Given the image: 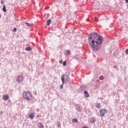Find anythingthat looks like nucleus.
<instances>
[{
	"mask_svg": "<svg viewBox=\"0 0 128 128\" xmlns=\"http://www.w3.org/2000/svg\"><path fill=\"white\" fill-rule=\"evenodd\" d=\"M88 42L93 52H96L102 48L104 38L96 33H92L88 36Z\"/></svg>",
	"mask_w": 128,
	"mask_h": 128,
	"instance_id": "f257e3e1",
	"label": "nucleus"
},
{
	"mask_svg": "<svg viewBox=\"0 0 128 128\" xmlns=\"http://www.w3.org/2000/svg\"><path fill=\"white\" fill-rule=\"evenodd\" d=\"M22 96L24 99L28 101L32 100V92H23Z\"/></svg>",
	"mask_w": 128,
	"mask_h": 128,
	"instance_id": "f03ea898",
	"label": "nucleus"
},
{
	"mask_svg": "<svg viewBox=\"0 0 128 128\" xmlns=\"http://www.w3.org/2000/svg\"><path fill=\"white\" fill-rule=\"evenodd\" d=\"M68 76L66 75L62 74L61 77V80L62 81V84L60 86V88L61 89H62L63 88V85L64 84V83H66L68 81Z\"/></svg>",
	"mask_w": 128,
	"mask_h": 128,
	"instance_id": "7ed1b4c3",
	"label": "nucleus"
},
{
	"mask_svg": "<svg viewBox=\"0 0 128 128\" xmlns=\"http://www.w3.org/2000/svg\"><path fill=\"white\" fill-rule=\"evenodd\" d=\"M24 76H22V75H19L17 76L16 78V82L18 83H20L24 82Z\"/></svg>",
	"mask_w": 128,
	"mask_h": 128,
	"instance_id": "20e7f679",
	"label": "nucleus"
},
{
	"mask_svg": "<svg viewBox=\"0 0 128 128\" xmlns=\"http://www.w3.org/2000/svg\"><path fill=\"white\" fill-rule=\"evenodd\" d=\"M107 112V110L105 109H102L100 110V115L104 116V115Z\"/></svg>",
	"mask_w": 128,
	"mask_h": 128,
	"instance_id": "39448f33",
	"label": "nucleus"
},
{
	"mask_svg": "<svg viewBox=\"0 0 128 128\" xmlns=\"http://www.w3.org/2000/svg\"><path fill=\"white\" fill-rule=\"evenodd\" d=\"M2 98L4 100H8V98H10V96L8 94L4 95L2 96Z\"/></svg>",
	"mask_w": 128,
	"mask_h": 128,
	"instance_id": "423d86ee",
	"label": "nucleus"
},
{
	"mask_svg": "<svg viewBox=\"0 0 128 128\" xmlns=\"http://www.w3.org/2000/svg\"><path fill=\"white\" fill-rule=\"evenodd\" d=\"M38 128H44V125L41 122H38L37 124Z\"/></svg>",
	"mask_w": 128,
	"mask_h": 128,
	"instance_id": "0eeeda50",
	"label": "nucleus"
},
{
	"mask_svg": "<svg viewBox=\"0 0 128 128\" xmlns=\"http://www.w3.org/2000/svg\"><path fill=\"white\" fill-rule=\"evenodd\" d=\"M96 118L94 117L92 118L90 121L92 122V124H94L96 122Z\"/></svg>",
	"mask_w": 128,
	"mask_h": 128,
	"instance_id": "6e6552de",
	"label": "nucleus"
},
{
	"mask_svg": "<svg viewBox=\"0 0 128 128\" xmlns=\"http://www.w3.org/2000/svg\"><path fill=\"white\" fill-rule=\"evenodd\" d=\"M29 118L30 120H34V114L33 113L30 114L29 115Z\"/></svg>",
	"mask_w": 128,
	"mask_h": 128,
	"instance_id": "1a4fd4ad",
	"label": "nucleus"
},
{
	"mask_svg": "<svg viewBox=\"0 0 128 128\" xmlns=\"http://www.w3.org/2000/svg\"><path fill=\"white\" fill-rule=\"evenodd\" d=\"M79 90H86V86H81Z\"/></svg>",
	"mask_w": 128,
	"mask_h": 128,
	"instance_id": "9d476101",
	"label": "nucleus"
},
{
	"mask_svg": "<svg viewBox=\"0 0 128 128\" xmlns=\"http://www.w3.org/2000/svg\"><path fill=\"white\" fill-rule=\"evenodd\" d=\"M2 10L4 12H6V5H4V6L2 7Z\"/></svg>",
	"mask_w": 128,
	"mask_h": 128,
	"instance_id": "9b49d317",
	"label": "nucleus"
},
{
	"mask_svg": "<svg viewBox=\"0 0 128 128\" xmlns=\"http://www.w3.org/2000/svg\"><path fill=\"white\" fill-rule=\"evenodd\" d=\"M25 50L26 51L30 52V51H32V48L28 47L27 48H25Z\"/></svg>",
	"mask_w": 128,
	"mask_h": 128,
	"instance_id": "f8f14e48",
	"label": "nucleus"
},
{
	"mask_svg": "<svg viewBox=\"0 0 128 128\" xmlns=\"http://www.w3.org/2000/svg\"><path fill=\"white\" fill-rule=\"evenodd\" d=\"M84 94H86L85 96L86 98H88L90 96V95L89 94H88V92L87 91H85L84 92Z\"/></svg>",
	"mask_w": 128,
	"mask_h": 128,
	"instance_id": "ddd939ff",
	"label": "nucleus"
},
{
	"mask_svg": "<svg viewBox=\"0 0 128 128\" xmlns=\"http://www.w3.org/2000/svg\"><path fill=\"white\" fill-rule=\"evenodd\" d=\"M72 122L73 123H74V122L77 123L78 122V120L77 118H73L72 120Z\"/></svg>",
	"mask_w": 128,
	"mask_h": 128,
	"instance_id": "4468645a",
	"label": "nucleus"
},
{
	"mask_svg": "<svg viewBox=\"0 0 128 128\" xmlns=\"http://www.w3.org/2000/svg\"><path fill=\"white\" fill-rule=\"evenodd\" d=\"M50 23H51V20H48V22H46L47 26H48Z\"/></svg>",
	"mask_w": 128,
	"mask_h": 128,
	"instance_id": "2eb2a0df",
	"label": "nucleus"
},
{
	"mask_svg": "<svg viewBox=\"0 0 128 128\" xmlns=\"http://www.w3.org/2000/svg\"><path fill=\"white\" fill-rule=\"evenodd\" d=\"M25 24L26 26L28 27V28H30V24L28 22L25 23Z\"/></svg>",
	"mask_w": 128,
	"mask_h": 128,
	"instance_id": "dca6fc26",
	"label": "nucleus"
},
{
	"mask_svg": "<svg viewBox=\"0 0 128 128\" xmlns=\"http://www.w3.org/2000/svg\"><path fill=\"white\" fill-rule=\"evenodd\" d=\"M100 103H96V106L98 108H99L100 107Z\"/></svg>",
	"mask_w": 128,
	"mask_h": 128,
	"instance_id": "f3484780",
	"label": "nucleus"
},
{
	"mask_svg": "<svg viewBox=\"0 0 128 128\" xmlns=\"http://www.w3.org/2000/svg\"><path fill=\"white\" fill-rule=\"evenodd\" d=\"M76 110H78V112H80V106H78V107L76 108Z\"/></svg>",
	"mask_w": 128,
	"mask_h": 128,
	"instance_id": "a211bd4d",
	"label": "nucleus"
},
{
	"mask_svg": "<svg viewBox=\"0 0 128 128\" xmlns=\"http://www.w3.org/2000/svg\"><path fill=\"white\" fill-rule=\"evenodd\" d=\"M60 122H58V124H57V127L58 128H61V126H60Z\"/></svg>",
	"mask_w": 128,
	"mask_h": 128,
	"instance_id": "6ab92c4d",
	"label": "nucleus"
},
{
	"mask_svg": "<svg viewBox=\"0 0 128 128\" xmlns=\"http://www.w3.org/2000/svg\"><path fill=\"white\" fill-rule=\"evenodd\" d=\"M104 78V76H100V77L99 78V79H100V80H103Z\"/></svg>",
	"mask_w": 128,
	"mask_h": 128,
	"instance_id": "aec40b11",
	"label": "nucleus"
},
{
	"mask_svg": "<svg viewBox=\"0 0 128 128\" xmlns=\"http://www.w3.org/2000/svg\"><path fill=\"white\" fill-rule=\"evenodd\" d=\"M70 54V50H67L66 54L67 56H68Z\"/></svg>",
	"mask_w": 128,
	"mask_h": 128,
	"instance_id": "412c9836",
	"label": "nucleus"
},
{
	"mask_svg": "<svg viewBox=\"0 0 128 128\" xmlns=\"http://www.w3.org/2000/svg\"><path fill=\"white\" fill-rule=\"evenodd\" d=\"M4 4V0H1V4Z\"/></svg>",
	"mask_w": 128,
	"mask_h": 128,
	"instance_id": "4be33fe9",
	"label": "nucleus"
},
{
	"mask_svg": "<svg viewBox=\"0 0 128 128\" xmlns=\"http://www.w3.org/2000/svg\"><path fill=\"white\" fill-rule=\"evenodd\" d=\"M16 30H17L16 28H14L13 29V32H16Z\"/></svg>",
	"mask_w": 128,
	"mask_h": 128,
	"instance_id": "5701e85b",
	"label": "nucleus"
},
{
	"mask_svg": "<svg viewBox=\"0 0 128 128\" xmlns=\"http://www.w3.org/2000/svg\"><path fill=\"white\" fill-rule=\"evenodd\" d=\"M66 61H64V63H63V66H66Z\"/></svg>",
	"mask_w": 128,
	"mask_h": 128,
	"instance_id": "b1692460",
	"label": "nucleus"
},
{
	"mask_svg": "<svg viewBox=\"0 0 128 128\" xmlns=\"http://www.w3.org/2000/svg\"><path fill=\"white\" fill-rule=\"evenodd\" d=\"M94 20L96 22H98V19L95 17L94 18Z\"/></svg>",
	"mask_w": 128,
	"mask_h": 128,
	"instance_id": "393cba45",
	"label": "nucleus"
},
{
	"mask_svg": "<svg viewBox=\"0 0 128 128\" xmlns=\"http://www.w3.org/2000/svg\"><path fill=\"white\" fill-rule=\"evenodd\" d=\"M126 53L128 54V49L126 50Z\"/></svg>",
	"mask_w": 128,
	"mask_h": 128,
	"instance_id": "a878e982",
	"label": "nucleus"
},
{
	"mask_svg": "<svg viewBox=\"0 0 128 128\" xmlns=\"http://www.w3.org/2000/svg\"><path fill=\"white\" fill-rule=\"evenodd\" d=\"M125 2L126 3L128 4V0H125Z\"/></svg>",
	"mask_w": 128,
	"mask_h": 128,
	"instance_id": "bb28decb",
	"label": "nucleus"
},
{
	"mask_svg": "<svg viewBox=\"0 0 128 128\" xmlns=\"http://www.w3.org/2000/svg\"><path fill=\"white\" fill-rule=\"evenodd\" d=\"M62 60H61L60 61V64H62Z\"/></svg>",
	"mask_w": 128,
	"mask_h": 128,
	"instance_id": "cd10ccee",
	"label": "nucleus"
},
{
	"mask_svg": "<svg viewBox=\"0 0 128 128\" xmlns=\"http://www.w3.org/2000/svg\"><path fill=\"white\" fill-rule=\"evenodd\" d=\"M114 68H116L117 66H114Z\"/></svg>",
	"mask_w": 128,
	"mask_h": 128,
	"instance_id": "c85d7f7f",
	"label": "nucleus"
},
{
	"mask_svg": "<svg viewBox=\"0 0 128 128\" xmlns=\"http://www.w3.org/2000/svg\"><path fill=\"white\" fill-rule=\"evenodd\" d=\"M30 26H32L34 25V24H30Z\"/></svg>",
	"mask_w": 128,
	"mask_h": 128,
	"instance_id": "c756f323",
	"label": "nucleus"
},
{
	"mask_svg": "<svg viewBox=\"0 0 128 128\" xmlns=\"http://www.w3.org/2000/svg\"><path fill=\"white\" fill-rule=\"evenodd\" d=\"M127 8L128 9V5H127Z\"/></svg>",
	"mask_w": 128,
	"mask_h": 128,
	"instance_id": "7c9ffc66",
	"label": "nucleus"
},
{
	"mask_svg": "<svg viewBox=\"0 0 128 128\" xmlns=\"http://www.w3.org/2000/svg\"><path fill=\"white\" fill-rule=\"evenodd\" d=\"M1 17H2V16L0 15V18Z\"/></svg>",
	"mask_w": 128,
	"mask_h": 128,
	"instance_id": "2f4dec72",
	"label": "nucleus"
},
{
	"mask_svg": "<svg viewBox=\"0 0 128 128\" xmlns=\"http://www.w3.org/2000/svg\"><path fill=\"white\" fill-rule=\"evenodd\" d=\"M84 128H86V127H84Z\"/></svg>",
	"mask_w": 128,
	"mask_h": 128,
	"instance_id": "473e14b6",
	"label": "nucleus"
}]
</instances>
